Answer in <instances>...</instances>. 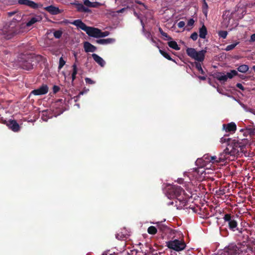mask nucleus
Masks as SVG:
<instances>
[{
	"label": "nucleus",
	"instance_id": "obj_36",
	"mask_svg": "<svg viewBox=\"0 0 255 255\" xmlns=\"http://www.w3.org/2000/svg\"><path fill=\"white\" fill-rule=\"evenodd\" d=\"M218 35L219 37L225 39L228 35V32L225 30H221L219 31Z\"/></svg>",
	"mask_w": 255,
	"mask_h": 255
},
{
	"label": "nucleus",
	"instance_id": "obj_57",
	"mask_svg": "<svg viewBox=\"0 0 255 255\" xmlns=\"http://www.w3.org/2000/svg\"><path fill=\"white\" fill-rule=\"evenodd\" d=\"M2 52L3 53L2 54L5 55H7L8 54V53H9V52L7 50H6V49L3 50L2 51Z\"/></svg>",
	"mask_w": 255,
	"mask_h": 255
},
{
	"label": "nucleus",
	"instance_id": "obj_42",
	"mask_svg": "<svg viewBox=\"0 0 255 255\" xmlns=\"http://www.w3.org/2000/svg\"><path fill=\"white\" fill-rule=\"evenodd\" d=\"M198 34L196 32H194L191 34L190 38L194 41H195L198 38Z\"/></svg>",
	"mask_w": 255,
	"mask_h": 255
},
{
	"label": "nucleus",
	"instance_id": "obj_63",
	"mask_svg": "<svg viewBox=\"0 0 255 255\" xmlns=\"http://www.w3.org/2000/svg\"><path fill=\"white\" fill-rule=\"evenodd\" d=\"M133 13H134V15L135 16H137L138 18L139 17L138 15V14L136 12V11H134V12H133Z\"/></svg>",
	"mask_w": 255,
	"mask_h": 255
},
{
	"label": "nucleus",
	"instance_id": "obj_35",
	"mask_svg": "<svg viewBox=\"0 0 255 255\" xmlns=\"http://www.w3.org/2000/svg\"><path fill=\"white\" fill-rule=\"evenodd\" d=\"M62 31L60 30H56L53 33V35L55 38L59 39L60 38L62 35Z\"/></svg>",
	"mask_w": 255,
	"mask_h": 255
},
{
	"label": "nucleus",
	"instance_id": "obj_47",
	"mask_svg": "<svg viewBox=\"0 0 255 255\" xmlns=\"http://www.w3.org/2000/svg\"><path fill=\"white\" fill-rule=\"evenodd\" d=\"M101 5V3L99 2H92L91 7H98Z\"/></svg>",
	"mask_w": 255,
	"mask_h": 255
},
{
	"label": "nucleus",
	"instance_id": "obj_17",
	"mask_svg": "<svg viewBox=\"0 0 255 255\" xmlns=\"http://www.w3.org/2000/svg\"><path fill=\"white\" fill-rule=\"evenodd\" d=\"M84 48L86 52H95L97 48L90 42L86 41L84 42Z\"/></svg>",
	"mask_w": 255,
	"mask_h": 255
},
{
	"label": "nucleus",
	"instance_id": "obj_40",
	"mask_svg": "<svg viewBox=\"0 0 255 255\" xmlns=\"http://www.w3.org/2000/svg\"><path fill=\"white\" fill-rule=\"evenodd\" d=\"M109 32H108V31L103 32L100 30V34H99V38L107 36L108 35H109Z\"/></svg>",
	"mask_w": 255,
	"mask_h": 255
},
{
	"label": "nucleus",
	"instance_id": "obj_15",
	"mask_svg": "<svg viewBox=\"0 0 255 255\" xmlns=\"http://www.w3.org/2000/svg\"><path fill=\"white\" fill-rule=\"evenodd\" d=\"M44 9L52 15H57L62 12L61 9L53 5L46 6L44 8Z\"/></svg>",
	"mask_w": 255,
	"mask_h": 255
},
{
	"label": "nucleus",
	"instance_id": "obj_25",
	"mask_svg": "<svg viewBox=\"0 0 255 255\" xmlns=\"http://www.w3.org/2000/svg\"><path fill=\"white\" fill-rule=\"evenodd\" d=\"M193 66H195V68L198 70V71L202 75H205V73L203 70L201 64L200 62H195L192 64Z\"/></svg>",
	"mask_w": 255,
	"mask_h": 255
},
{
	"label": "nucleus",
	"instance_id": "obj_4",
	"mask_svg": "<svg viewBox=\"0 0 255 255\" xmlns=\"http://www.w3.org/2000/svg\"><path fill=\"white\" fill-rule=\"evenodd\" d=\"M226 226L232 232L242 233L243 228L239 227V217L234 214L226 213L223 218Z\"/></svg>",
	"mask_w": 255,
	"mask_h": 255
},
{
	"label": "nucleus",
	"instance_id": "obj_30",
	"mask_svg": "<svg viewBox=\"0 0 255 255\" xmlns=\"http://www.w3.org/2000/svg\"><path fill=\"white\" fill-rule=\"evenodd\" d=\"M157 228L154 226H150L147 229V232L149 234L154 235L157 233Z\"/></svg>",
	"mask_w": 255,
	"mask_h": 255
},
{
	"label": "nucleus",
	"instance_id": "obj_9",
	"mask_svg": "<svg viewBox=\"0 0 255 255\" xmlns=\"http://www.w3.org/2000/svg\"><path fill=\"white\" fill-rule=\"evenodd\" d=\"M210 158L211 155L208 154H206L202 158H198L196 161V164L197 166H199V167L196 169L195 171L198 173L200 172L202 174L204 172V170H202L201 171H200V170L205 168L207 166L208 164L211 163Z\"/></svg>",
	"mask_w": 255,
	"mask_h": 255
},
{
	"label": "nucleus",
	"instance_id": "obj_37",
	"mask_svg": "<svg viewBox=\"0 0 255 255\" xmlns=\"http://www.w3.org/2000/svg\"><path fill=\"white\" fill-rule=\"evenodd\" d=\"M210 161L211 163L213 164H217L220 163L218 159V156H211Z\"/></svg>",
	"mask_w": 255,
	"mask_h": 255
},
{
	"label": "nucleus",
	"instance_id": "obj_11",
	"mask_svg": "<svg viewBox=\"0 0 255 255\" xmlns=\"http://www.w3.org/2000/svg\"><path fill=\"white\" fill-rule=\"evenodd\" d=\"M239 250L238 245L231 244L224 248L222 254L223 255H239Z\"/></svg>",
	"mask_w": 255,
	"mask_h": 255
},
{
	"label": "nucleus",
	"instance_id": "obj_56",
	"mask_svg": "<svg viewBox=\"0 0 255 255\" xmlns=\"http://www.w3.org/2000/svg\"><path fill=\"white\" fill-rule=\"evenodd\" d=\"M198 78L199 79H200V80H203V81H204V80H205L206 79V76H198Z\"/></svg>",
	"mask_w": 255,
	"mask_h": 255
},
{
	"label": "nucleus",
	"instance_id": "obj_53",
	"mask_svg": "<svg viewBox=\"0 0 255 255\" xmlns=\"http://www.w3.org/2000/svg\"><path fill=\"white\" fill-rule=\"evenodd\" d=\"M82 12H83L90 13V12H91V10L89 8L84 6L83 10Z\"/></svg>",
	"mask_w": 255,
	"mask_h": 255
},
{
	"label": "nucleus",
	"instance_id": "obj_41",
	"mask_svg": "<svg viewBox=\"0 0 255 255\" xmlns=\"http://www.w3.org/2000/svg\"><path fill=\"white\" fill-rule=\"evenodd\" d=\"M203 1V12L205 13L206 12H205V10H206L208 8V4L207 2H206L205 0H202Z\"/></svg>",
	"mask_w": 255,
	"mask_h": 255
},
{
	"label": "nucleus",
	"instance_id": "obj_45",
	"mask_svg": "<svg viewBox=\"0 0 255 255\" xmlns=\"http://www.w3.org/2000/svg\"><path fill=\"white\" fill-rule=\"evenodd\" d=\"M92 2H91L89 0H84V4L89 7H91Z\"/></svg>",
	"mask_w": 255,
	"mask_h": 255
},
{
	"label": "nucleus",
	"instance_id": "obj_34",
	"mask_svg": "<svg viewBox=\"0 0 255 255\" xmlns=\"http://www.w3.org/2000/svg\"><path fill=\"white\" fill-rule=\"evenodd\" d=\"M76 8L78 12H82L84 7V5L82 3H74Z\"/></svg>",
	"mask_w": 255,
	"mask_h": 255
},
{
	"label": "nucleus",
	"instance_id": "obj_39",
	"mask_svg": "<svg viewBox=\"0 0 255 255\" xmlns=\"http://www.w3.org/2000/svg\"><path fill=\"white\" fill-rule=\"evenodd\" d=\"M116 238L120 240H124L126 239V236L123 234L119 233L116 235Z\"/></svg>",
	"mask_w": 255,
	"mask_h": 255
},
{
	"label": "nucleus",
	"instance_id": "obj_32",
	"mask_svg": "<svg viewBox=\"0 0 255 255\" xmlns=\"http://www.w3.org/2000/svg\"><path fill=\"white\" fill-rule=\"evenodd\" d=\"M239 44V41H237V42H236L234 43H233V44H230V45H228V46H226V47L225 49V50L226 51H231V50H233V49H234L235 48V47L237 45H238Z\"/></svg>",
	"mask_w": 255,
	"mask_h": 255
},
{
	"label": "nucleus",
	"instance_id": "obj_64",
	"mask_svg": "<svg viewBox=\"0 0 255 255\" xmlns=\"http://www.w3.org/2000/svg\"><path fill=\"white\" fill-rule=\"evenodd\" d=\"M14 13V12H9V13H8V15H9V16H11V15H12Z\"/></svg>",
	"mask_w": 255,
	"mask_h": 255
},
{
	"label": "nucleus",
	"instance_id": "obj_59",
	"mask_svg": "<svg viewBox=\"0 0 255 255\" xmlns=\"http://www.w3.org/2000/svg\"><path fill=\"white\" fill-rule=\"evenodd\" d=\"M177 182L179 184H182L183 183V179H182V178H179L177 180Z\"/></svg>",
	"mask_w": 255,
	"mask_h": 255
},
{
	"label": "nucleus",
	"instance_id": "obj_26",
	"mask_svg": "<svg viewBox=\"0 0 255 255\" xmlns=\"http://www.w3.org/2000/svg\"><path fill=\"white\" fill-rule=\"evenodd\" d=\"M168 46L176 50H180V47L178 46L177 42L175 41H170L168 42Z\"/></svg>",
	"mask_w": 255,
	"mask_h": 255
},
{
	"label": "nucleus",
	"instance_id": "obj_12",
	"mask_svg": "<svg viewBox=\"0 0 255 255\" xmlns=\"http://www.w3.org/2000/svg\"><path fill=\"white\" fill-rule=\"evenodd\" d=\"M2 123L6 125L9 128L14 132H17L20 130V127L15 120H9L8 121L3 120Z\"/></svg>",
	"mask_w": 255,
	"mask_h": 255
},
{
	"label": "nucleus",
	"instance_id": "obj_61",
	"mask_svg": "<svg viewBox=\"0 0 255 255\" xmlns=\"http://www.w3.org/2000/svg\"><path fill=\"white\" fill-rule=\"evenodd\" d=\"M159 31L160 32V33L162 35L163 33H164V32L163 31V30L162 29V28L161 27H159Z\"/></svg>",
	"mask_w": 255,
	"mask_h": 255
},
{
	"label": "nucleus",
	"instance_id": "obj_19",
	"mask_svg": "<svg viewBox=\"0 0 255 255\" xmlns=\"http://www.w3.org/2000/svg\"><path fill=\"white\" fill-rule=\"evenodd\" d=\"M115 39L112 38H109L107 39H100L96 40V42L99 44L107 45L109 44L113 43L115 42Z\"/></svg>",
	"mask_w": 255,
	"mask_h": 255
},
{
	"label": "nucleus",
	"instance_id": "obj_38",
	"mask_svg": "<svg viewBox=\"0 0 255 255\" xmlns=\"http://www.w3.org/2000/svg\"><path fill=\"white\" fill-rule=\"evenodd\" d=\"M65 61L63 59V58L61 57L59 59V66H58V69H61L64 65L65 64Z\"/></svg>",
	"mask_w": 255,
	"mask_h": 255
},
{
	"label": "nucleus",
	"instance_id": "obj_48",
	"mask_svg": "<svg viewBox=\"0 0 255 255\" xmlns=\"http://www.w3.org/2000/svg\"><path fill=\"white\" fill-rule=\"evenodd\" d=\"M162 35L165 37V38H164L165 40H169L172 39V37L169 36L166 33L164 32L163 33Z\"/></svg>",
	"mask_w": 255,
	"mask_h": 255
},
{
	"label": "nucleus",
	"instance_id": "obj_18",
	"mask_svg": "<svg viewBox=\"0 0 255 255\" xmlns=\"http://www.w3.org/2000/svg\"><path fill=\"white\" fill-rule=\"evenodd\" d=\"M227 136H228V135H225L224 136L221 137V139H220V142L221 143H225V142L227 143V147H228V145H229V144L231 143V141H234V142H236V143H243L242 142L238 140H236V139H232L231 138H228Z\"/></svg>",
	"mask_w": 255,
	"mask_h": 255
},
{
	"label": "nucleus",
	"instance_id": "obj_7",
	"mask_svg": "<svg viewBox=\"0 0 255 255\" xmlns=\"http://www.w3.org/2000/svg\"><path fill=\"white\" fill-rule=\"evenodd\" d=\"M206 52V50H202L197 51L193 48H188L186 49L187 54L191 58L197 61V62H203L204 61Z\"/></svg>",
	"mask_w": 255,
	"mask_h": 255
},
{
	"label": "nucleus",
	"instance_id": "obj_62",
	"mask_svg": "<svg viewBox=\"0 0 255 255\" xmlns=\"http://www.w3.org/2000/svg\"><path fill=\"white\" fill-rule=\"evenodd\" d=\"M135 2L138 3V4H141V5H144V4L142 2H141V1H140L137 0V1H135Z\"/></svg>",
	"mask_w": 255,
	"mask_h": 255
},
{
	"label": "nucleus",
	"instance_id": "obj_55",
	"mask_svg": "<svg viewBox=\"0 0 255 255\" xmlns=\"http://www.w3.org/2000/svg\"><path fill=\"white\" fill-rule=\"evenodd\" d=\"M84 94V92L83 91H81L79 95L77 96H76L75 98H76V100L75 101H77V100L80 98V96L82 95H83Z\"/></svg>",
	"mask_w": 255,
	"mask_h": 255
},
{
	"label": "nucleus",
	"instance_id": "obj_20",
	"mask_svg": "<svg viewBox=\"0 0 255 255\" xmlns=\"http://www.w3.org/2000/svg\"><path fill=\"white\" fill-rule=\"evenodd\" d=\"M92 56L95 62H96L101 67H103L105 65V61L98 55L94 53L92 54Z\"/></svg>",
	"mask_w": 255,
	"mask_h": 255
},
{
	"label": "nucleus",
	"instance_id": "obj_46",
	"mask_svg": "<svg viewBox=\"0 0 255 255\" xmlns=\"http://www.w3.org/2000/svg\"><path fill=\"white\" fill-rule=\"evenodd\" d=\"M59 90H60V88H59V86H56V85H54L53 87V93L56 94L58 92H59Z\"/></svg>",
	"mask_w": 255,
	"mask_h": 255
},
{
	"label": "nucleus",
	"instance_id": "obj_8",
	"mask_svg": "<svg viewBox=\"0 0 255 255\" xmlns=\"http://www.w3.org/2000/svg\"><path fill=\"white\" fill-rule=\"evenodd\" d=\"M166 246L170 249L173 250L176 252H180L186 247V244L183 241L175 239L172 241H169L166 242Z\"/></svg>",
	"mask_w": 255,
	"mask_h": 255
},
{
	"label": "nucleus",
	"instance_id": "obj_28",
	"mask_svg": "<svg viewBox=\"0 0 255 255\" xmlns=\"http://www.w3.org/2000/svg\"><path fill=\"white\" fill-rule=\"evenodd\" d=\"M159 52L164 57H165L167 59L172 61H173L174 62L176 63V61L174 59H173L170 57V56L165 51H164L162 50L159 49Z\"/></svg>",
	"mask_w": 255,
	"mask_h": 255
},
{
	"label": "nucleus",
	"instance_id": "obj_16",
	"mask_svg": "<svg viewBox=\"0 0 255 255\" xmlns=\"http://www.w3.org/2000/svg\"><path fill=\"white\" fill-rule=\"evenodd\" d=\"M223 128L226 132H234L237 129V126L235 123L231 122L228 124H224L223 125Z\"/></svg>",
	"mask_w": 255,
	"mask_h": 255
},
{
	"label": "nucleus",
	"instance_id": "obj_54",
	"mask_svg": "<svg viewBox=\"0 0 255 255\" xmlns=\"http://www.w3.org/2000/svg\"><path fill=\"white\" fill-rule=\"evenodd\" d=\"M250 41V42L255 41V33L251 35Z\"/></svg>",
	"mask_w": 255,
	"mask_h": 255
},
{
	"label": "nucleus",
	"instance_id": "obj_58",
	"mask_svg": "<svg viewBox=\"0 0 255 255\" xmlns=\"http://www.w3.org/2000/svg\"><path fill=\"white\" fill-rule=\"evenodd\" d=\"M74 57H75V63H76H76H77V62H78V59H77V53H74Z\"/></svg>",
	"mask_w": 255,
	"mask_h": 255
},
{
	"label": "nucleus",
	"instance_id": "obj_51",
	"mask_svg": "<svg viewBox=\"0 0 255 255\" xmlns=\"http://www.w3.org/2000/svg\"><path fill=\"white\" fill-rule=\"evenodd\" d=\"M236 86H237V87H238V88H239L240 89H241L242 91H244L245 89V88L244 87V86L241 83H237L236 85Z\"/></svg>",
	"mask_w": 255,
	"mask_h": 255
},
{
	"label": "nucleus",
	"instance_id": "obj_3",
	"mask_svg": "<svg viewBox=\"0 0 255 255\" xmlns=\"http://www.w3.org/2000/svg\"><path fill=\"white\" fill-rule=\"evenodd\" d=\"M246 145L244 143H237L231 141L228 147L224 149V151L221 153L218 156V159L220 162H224L229 157V156H238L240 153L244 152Z\"/></svg>",
	"mask_w": 255,
	"mask_h": 255
},
{
	"label": "nucleus",
	"instance_id": "obj_49",
	"mask_svg": "<svg viewBox=\"0 0 255 255\" xmlns=\"http://www.w3.org/2000/svg\"><path fill=\"white\" fill-rule=\"evenodd\" d=\"M85 80L87 84H93L95 83V82L89 78H86Z\"/></svg>",
	"mask_w": 255,
	"mask_h": 255
},
{
	"label": "nucleus",
	"instance_id": "obj_60",
	"mask_svg": "<svg viewBox=\"0 0 255 255\" xmlns=\"http://www.w3.org/2000/svg\"><path fill=\"white\" fill-rule=\"evenodd\" d=\"M140 22H141V24L142 26V30L143 31H144L145 30V28H144V24L143 23V22L142 21V20L141 19H140Z\"/></svg>",
	"mask_w": 255,
	"mask_h": 255
},
{
	"label": "nucleus",
	"instance_id": "obj_27",
	"mask_svg": "<svg viewBox=\"0 0 255 255\" xmlns=\"http://www.w3.org/2000/svg\"><path fill=\"white\" fill-rule=\"evenodd\" d=\"M72 68H73V72L72 73V82L73 83V81L76 79V76L77 74V64L76 63H74L72 65Z\"/></svg>",
	"mask_w": 255,
	"mask_h": 255
},
{
	"label": "nucleus",
	"instance_id": "obj_29",
	"mask_svg": "<svg viewBox=\"0 0 255 255\" xmlns=\"http://www.w3.org/2000/svg\"><path fill=\"white\" fill-rule=\"evenodd\" d=\"M249 66L247 65L243 64L238 68V71L242 73H246L249 70Z\"/></svg>",
	"mask_w": 255,
	"mask_h": 255
},
{
	"label": "nucleus",
	"instance_id": "obj_24",
	"mask_svg": "<svg viewBox=\"0 0 255 255\" xmlns=\"http://www.w3.org/2000/svg\"><path fill=\"white\" fill-rule=\"evenodd\" d=\"M215 78L220 81L225 82L227 81L226 75L222 72L217 73L215 75Z\"/></svg>",
	"mask_w": 255,
	"mask_h": 255
},
{
	"label": "nucleus",
	"instance_id": "obj_6",
	"mask_svg": "<svg viewBox=\"0 0 255 255\" xmlns=\"http://www.w3.org/2000/svg\"><path fill=\"white\" fill-rule=\"evenodd\" d=\"M184 190L180 186L172 185L168 188L167 196L168 198H176L180 202L184 203V197L181 195Z\"/></svg>",
	"mask_w": 255,
	"mask_h": 255
},
{
	"label": "nucleus",
	"instance_id": "obj_21",
	"mask_svg": "<svg viewBox=\"0 0 255 255\" xmlns=\"http://www.w3.org/2000/svg\"><path fill=\"white\" fill-rule=\"evenodd\" d=\"M237 235H238L239 238H241V237L243 238V243L242 244L246 243V242H247L248 241L249 236L247 235V232L246 230L243 229V232L242 234L237 233Z\"/></svg>",
	"mask_w": 255,
	"mask_h": 255
},
{
	"label": "nucleus",
	"instance_id": "obj_1",
	"mask_svg": "<svg viewBox=\"0 0 255 255\" xmlns=\"http://www.w3.org/2000/svg\"><path fill=\"white\" fill-rule=\"evenodd\" d=\"M42 17L36 15L29 18L26 23L18 24V20L13 18L10 21L0 26V40H9L15 35L25 31L26 27H29L37 22H40Z\"/></svg>",
	"mask_w": 255,
	"mask_h": 255
},
{
	"label": "nucleus",
	"instance_id": "obj_44",
	"mask_svg": "<svg viewBox=\"0 0 255 255\" xmlns=\"http://www.w3.org/2000/svg\"><path fill=\"white\" fill-rule=\"evenodd\" d=\"M195 21L193 18H190L187 22V26L192 27L194 25Z\"/></svg>",
	"mask_w": 255,
	"mask_h": 255
},
{
	"label": "nucleus",
	"instance_id": "obj_13",
	"mask_svg": "<svg viewBox=\"0 0 255 255\" xmlns=\"http://www.w3.org/2000/svg\"><path fill=\"white\" fill-rule=\"evenodd\" d=\"M48 92V87L47 85L42 84L39 88L32 90L30 95L35 96L42 95L47 94Z\"/></svg>",
	"mask_w": 255,
	"mask_h": 255
},
{
	"label": "nucleus",
	"instance_id": "obj_10",
	"mask_svg": "<svg viewBox=\"0 0 255 255\" xmlns=\"http://www.w3.org/2000/svg\"><path fill=\"white\" fill-rule=\"evenodd\" d=\"M238 244L239 255H252L255 252V245Z\"/></svg>",
	"mask_w": 255,
	"mask_h": 255
},
{
	"label": "nucleus",
	"instance_id": "obj_23",
	"mask_svg": "<svg viewBox=\"0 0 255 255\" xmlns=\"http://www.w3.org/2000/svg\"><path fill=\"white\" fill-rule=\"evenodd\" d=\"M157 229L162 233H166L169 229L168 227L162 223V222L156 223Z\"/></svg>",
	"mask_w": 255,
	"mask_h": 255
},
{
	"label": "nucleus",
	"instance_id": "obj_33",
	"mask_svg": "<svg viewBox=\"0 0 255 255\" xmlns=\"http://www.w3.org/2000/svg\"><path fill=\"white\" fill-rule=\"evenodd\" d=\"M51 117L48 115V111H43L42 112V116L41 119L44 121H47L48 119L50 118Z\"/></svg>",
	"mask_w": 255,
	"mask_h": 255
},
{
	"label": "nucleus",
	"instance_id": "obj_50",
	"mask_svg": "<svg viewBox=\"0 0 255 255\" xmlns=\"http://www.w3.org/2000/svg\"><path fill=\"white\" fill-rule=\"evenodd\" d=\"M185 22L183 21H179L178 24H177V25H178V27H179V28H182L184 26H185Z\"/></svg>",
	"mask_w": 255,
	"mask_h": 255
},
{
	"label": "nucleus",
	"instance_id": "obj_22",
	"mask_svg": "<svg viewBox=\"0 0 255 255\" xmlns=\"http://www.w3.org/2000/svg\"><path fill=\"white\" fill-rule=\"evenodd\" d=\"M199 37L201 38L205 39L207 34V29L204 24L199 28Z\"/></svg>",
	"mask_w": 255,
	"mask_h": 255
},
{
	"label": "nucleus",
	"instance_id": "obj_14",
	"mask_svg": "<svg viewBox=\"0 0 255 255\" xmlns=\"http://www.w3.org/2000/svg\"><path fill=\"white\" fill-rule=\"evenodd\" d=\"M18 2L20 4L27 5L34 9H37L42 6V4L35 3L31 0H18Z\"/></svg>",
	"mask_w": 255,
	"mask_h": 255
},
{
	"label": "nucleus",
	"instance_id": "obj_52",
	"mask_svg": "<svg viewBox=\"0 0 255 255\" xmlns=\"http://www.w3.org/2000/svg\"><path fill=\"white\" fill-rule=\"evenodd\" d=\"M129 8V6H127V7H124V8H123L119 10H118L117 11V13H123L124 12L127 8Z\"/></svg>",
	"mask_w": 255,
	"mask_h": 255
},
{
	"label": "nucleus",
	"instance_id": "obj_2",
	"mask_svg": "<svg viewBox=\"0 0 255 255\" xmlns=\"http://www.w3.org/2000/svg\"><path fill=\"white\" fill-rule=\"evenodd\" d=\"M43 57L40 55L32 53H21L18 57L19 67L25 70H30L38 62L42 60Z\"/></svg>",
	"mask_w": 255,
	"mask_h": 255
},
{
	"label": "nucleus",
	"instance_id": "obj_31",
	"mask_svg": "<svg viewBox=\"0 0 255 255\" xmlns=\"http://www.w3.org/2000/svg\"><path fill=\"white\" fill-rule=\"evenodd\" d=\"M238 74V72L236 70H232L230 72H228L226 76L227 79H228V78L232 79L234 76H236Z\"/></svg>",
	"mask_w": 255,
	"mask_h": 255
},
{
	"label": "nucleus",
	"instance_id": "obj_5",
	"mask_svg": "<svg viewBox=\"0 0 255 255\" xmlns=\"http://www.w3.org/2000/svg\"><path fill=\"white\" fill-rule=\"evenodd\" d=\"M77 28H80L86 32L90 36L99 38L100 29L93 27H90L86 25L81 19H76L71 22Z\"/></svg>",
	"mask_w": 255,
	"mask_h": 255
},
{
	"label": "nucleus",
	"instance_id": "obj_43",
	"mask_svg": "<svg viewBox=\"0 0 255 255\" xmlns=\"http://www.w3.org/2000/svg\"><path fill=\"white\" fill-rule=\"evenodd\" d=\"M63 101L62 99H58L57 100L55 104H54V106L57 108V106H60L61 104H63Z\"/></svg>",
	"mask_w": 255,
	"mask_h": 255
}]
</instances>
